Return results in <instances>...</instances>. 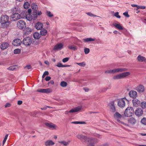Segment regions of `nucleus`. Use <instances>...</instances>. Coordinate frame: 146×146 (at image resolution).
<instances>
[{
    "label": "nucleus",
    "mask_w": 146,
    "mask_h": 146,
    "mask_svg": "<svg viewBox=\"0 0 146 146\" xmlns=\"http://www.w3.org/2000/svg\"><path fill=\"white\" fill-rule=\"evenodd\" d=\"M9 17L6 15H3L1 17V28L6 29L9 26Z\"/></svg>",
    "instance_id": "obj_1"
},
{
    "label": "nucleus",
    "mask_w": 146,
    "mask_h": 146,
    "mask_svg": "<svg viewBox=\"0 0 146 146\" xmlns=\"http://www.w3.org/2000/svg\"><path fill=\"white\" fill-rule=\"evenodd\" d=\"M130 74V73L129 72H124L114 76L113 77V78L115 80L121 79L126 78Z\"/></svg>",
    "instance_id": "obj_2"
},
{
    "label": "nucleus",
    "mask_w": 146,
    "mask_h": 146,
    "mask_svg": "<svg viewBox=\"0 0 146 146\" xmlns=\"http://www.w3.org/2000/svg\"><path fill=\"white\" fill-rule=\"evenodd\" d=\"M134 112L133 108L131 107H127L125 110L124 114L125 116L130 117L132 115Z\"/></svg>",
    "instance_id": "obj_3"
},
{
    "label": "nucleus",
    "mask_w": 146,
    "mask_h": 146,
    "mask_svg": "<svg viewBox=\"0 0 146 146\" xmlns=\"http://www.w3.org/2000/svg\"><path fill=\"white\" fill-rule=\"evenodd\" d=\"M17 27L20 29H23L26 27V24L24 21L22 20H20L17 23Z\"/></svg>",
    "instance_id": "obj_4"
},
{
    "label": "nucleus",
    "mask_w": 146,
    "mask_h": 146,
    "mask_svg": "<svg viewBox=\"0 0 146 146\" xmlns=\"http://www.w3.org/2000/svg\"><path fill=\"white\" fill-rule=\"evenodd\" d=\"M24 14V12H22L20 14L15 13L12 16V18L14 21L21 18H24V16H23Z\"/></svg>",
    "instance_id": "obj_5"
},
{
    "label": "nucleus",
    "mask_w": 146,
    "mask_h": 146,
    "mask_svg": "<svg viewBox=\"0 0 146 146\" xmlns=\"http://www.w3.org/2000/svg\"><path fill=\"white\" fill-rule=\"evenodd\" d=\"M32 42V39L30 37H27L24 38L23 41V43L26 46H29Z\"/></svg>",
    "instance_id": "obj_6"
},
{
    "label": "nucleus",
    "mask_w": 146,
    "mask_h": 146,
    "mask_svg": "<svg viewBox=\"0 0 146 146\" xmlns=\"http://www.w3.org/2000/svg\"><path fill=\"white\" fill-rule=\"evenodd\" d=\"M98 140L97 139L90 138L88 139L87 142L88 145H90V146H94V143H98Z\"/></svg>",
    "instance_id": "obj_7"
},
{
    "label": "nucleus",
    "mask_w": 146,
    "mask_h": 146,
    "mask_svg": "<svg viewBox=\"0 0 146 146\" xmlns=\"http://www.w3.org/2000/svg\"><path fill=\"white\" fill-rule=\"evenodd\" d=\"M126 98H123L117 100V105L120 108L124 107L125 105V100Z\"/></svg>",
    "instance_id": "obj_8"
},
{
    "label": "nucleus",
    "mask_w": 146,
    "mask_h": 146,
    "mask_svg": "<svg viewBox=\"0 0 146 146\" xmlns=\"http://www.w3.org/2000/svg\"><path fill=\"white\" fill-rule=\"evenodd\" d=\"M82 108V106H78L73 108L69 111H66L65 112V114H67L68 113H75L77 112L80 110Z\"/></svg>",
    "instance_id": "obj_9"
},
{
    "label": "nucleus",
    "mask_w": 146,
    "mask_h": 146,
    "mask_svg": "<svg viewBox=\"0 0 146 146\" xmlns=\"http://www.w3.org/2000/svg\"><path fill=\"white\" fill-rule=\"evenodd\" d=\"M63 45L62 43H58L54 46L53 50L55 51L60 50L63 48Z\"/></svg>",
    "instance_id": "obj_10"
},
{
    "label": "nucleus",
    "mask_w": 146,
    "mask_h": 146,
    "mask_svg": "<svg viewBox=\"0 0 146 146\" xmlns=\"http://www.w3.org/2000/svg\"><path fill=\"white\" fill-rule=\"evenodd\" d=\"M43 24L41 22L37 23L35 25V27L37 30H41L43 27Z\"/></svg>",
    "instance_id": "obj_11"
},
{
    "label": "nucleus",
    "mask_w": 146,
    "mask_h": 146,
    "mask_svg": "<svg viewBox=\"0 0 146 146\" xmlns=\"http://www.w3.org/2000/svg\"><path fill=\"white\" fill-rule=\"evenodd\" d=\"M22 43L21 40L19 39L14 40L12 44L14 46H17L20 45Z\"/></svg>",
    "instance_id": "obj_12"
},
{
    "label": "nucleus",
    "mask_w": 146,
    "mask_h": 146,
    "mask_svg": "<svg viewBox=\"0 0 146 146\" xmlns=\"http://www.w3.org/2000/svg\"><path fill=\"white\" fill-rule=\"evenodd\" d=\"M37 91L39 92L49 93L52 92V90L50 88H47L46 89H39L37 90Z\"/></svg>",
    "instance_id": "obj_13"
},
{
    "label": "nucleus",
    "mask_w": 146,
    "mask_h": 146,
    "mask_svg": "<svg viewBox=\"0 0 146 146\" xmlns=\"http://www.w3.org/2000/svg\"><path fill=\"white\" fill-rule=\"evenodd\" d=\"M77 137L78 138L84 142L86 141L87 142L88 141V139H89V138H87L85 136L81 135H78L77 136Z\"/></svg>",
    "instance_id": "obj_14"
},
{
    "label": "nucleus",
    "mask_w": 146,
    "mask_h": 146,
    "mask_svg": "<svg viewBox=\"0 0 146 146\" xmlns=\"http://www.w3.org/2000/svg\"><path fill=\"white\" fill-rule=\"evenodd\" d=\"M135 114L137 116H141L143 114V111L141 109L137 108L135 111Z\"/></svg>",
    "instance_id": "obj_15"
},
{
    "label": "nucleus",
    "mask_w": 146,
    "mask_h": 146,
    "mask_svg": "<svg viewBox=\"0 0 146 146\" xmlns=\"http://www.w3.org/2000/svg\"><path fill=\"white\" fill-rule=\"evenodd\" d=\"M129 94L131 97L133 98H135L137 96V92L135 91L134 90L130 91L129 92Z\"/></svg>",
    "instance_id": "obj_16"
},
{
    "label": "nucleus",
    "mask_w": 146,
    "mask_h": 146,
    "mask_svg": "<svg viewBox=\"0 0 146 146\" xmlns=\"http://www.w3.org/2000/svg\"><path fill=\"white\" fill-rule=\"evenodd\" d=\"M135 90L138 92H144L145 89L143 86L141 85H140L139 86L136 87Z\"/></svg>",
    "instance_id": "obj_17"
},
{
    "label": "nucleus",
    "mask_w": 146,
    "mask_h": 146,
    "mask_svg": "<svg viewBox=\"0 0 146 146\" xmlns=\"http://www.w3.org/2000/svg\"><path fill=\"white\" fill-rule=\"evenodd\" d=\"M24 12L23 16H24V18L25 17L26 19L29 21H31L33 19V16L31 15V14H26L25 12Z\"/></svg>",
    "instance_id": "obj_18"
},
{
    "label": "nucleus",
    "mask_w": 146,
    "mask_h": 146,
    "mask_svg": "<svg viewBox=\"0 0 146 146\" xmlns=\"http://www.w3.org/2000/svg\"><path fill=\"white\" fill-rule=\"evenodd\" d=\"M134 106H137L140 104V102L136 98L132 100Z\"/></svg>",
    "instance_id": "obj_19"
},
{
    "label": "nucleus",
    "mask_w": 146,
    "mask_h": 146,
    "mask_svg": "<svg viewBox=\"0 0 146 146\" xmlns=\"http://www.w3.org/2000/svg\"><path fill=\"white\" fill-rule=\"evenodd\" d=\"M128 121L129 123L133 125L136 123V120L133 117H131L129 119Z\"/></svg>",
    "instance_id": "obj_20"
},
{
    "label": "nucleus",
    "mask_w": 146,
    "mask_h": 146,
    "mask_svg": "<svg viewBox=\"0 0 146 146\" xmlns=\"http://www.w3.org/2000/svg\"><path fill=\"white\" fill-rule=\"evenodd\" d=\"M114 117L117 119L118 121L119 122H121L119 119L121 117V115L117 112H116L114 114Z\"/></svg>",
    "instance_id": "obj_21"
},
{
    "label": "nucleus",
    "mask_w": 146,
    "mask_h": 146,
    "mask_svg": "<svg viewBox=\"0 0 146 146\" xmlns=\"http://www.w3.org/2000/svg\"><path fill=\"white\" fill-rule=\"evenodd\" d=\"M9 46V44L7 42H3L1 45V49L3 50L7 48Z\"/></svg>",
    "instance_id": "obj_22"
},
{
    "label": "nucleus",
    "mask_w": 146,
    "mask_h": 146,
    "mask_svg": "<svg viewBox=\"0 0 146 146\" xmlns=\"http://www.w3.org/2000/svg\"><path fill=\"white\" fill-rule=\"evenodd\" d=\"M45 124L46 126L51 129H54L55 127V125L52 123H46Z\"/></svg>",
    "instance_id": "obj_23"
},
{
    "label": "nucleus",
    "mask_w": 146,
    "mask_h": 146,
    "mask_svg": "<svg viewBox=\"0 0 146 146\" xmlns=\"http://www.w3.org/2000/svg\"><path fill=\"white\" fill-rule=\"evenodd\" d=\"M137 60L139 62H143L146 61V59L145 57L140 55L138 56L137 57Z\"/></svg>",
    "instance_id": "obj_24"
},
{
    "label": "nucleus",
    "mask_w": 146,
    "mask_h": 146,
    "mask_svg": "<svg viewBox=\"0 0 146 146\" xmlns=\"http://www.w3.org/2000/svg\"><path fill=\"white\" fill-rule=\"evenodd\" d=\"M115 69L116 73L126 71L127 70V69L125 68H116Z\"/></svg>",
    "instance_id": "obj_25"
},
{
    "label": "nucleus",
    "mask_w": 146,
    "mask_h": 146,
    "mask_svg": "<svg viewBox=\"0 0 146 146\" xmlns=\"http://www.w3.org/2000/svg\"><path fill=\"white\" fill-rule=\"evenodd\" d=\"M54 143L51 140H48L45 142L46 146H50L54 145Z\"/></svg>",
    "instance_id": "obj_26"
},
{
    "label": "nucleus",
    "mask_w": 146,
    "mask_h": 146,
    "mask_svg": "<svg viewBox=\"0 0 146 146\" xmlns=\"http://www.w3.org/2000/svg\"><path fill=\"white\" fill-rule=\"evenodd\" d=\"M113 25L119 30H122L123 29V28L120 24L114 23L113 24Z\"/></svg>",
    "instance_id": "obj_27"
},
{
    "label": "nucleus",
    "mask_w": 146,
    "mask_h": 146,
    "mask_svg": "<svg viewBox=\"0 0 146 146\" xmlns=\"http://www.w3.org/2000/svg\"><path fill=\"white\" fill-rule=\"evenodd\" d=\"M18 68L17 66L14 65L10 66L7 68V69L10 70H15L18 69Z\"/></svg>",
    "instance_id": "obj_28"
},
{
    "label": "nucleus",
    "mask_w": 146,
    "mask_h": 146,
    "mask_svg": "<svg viewBox=\"0 0 146 146\" xmlns=\"http://www.w3.org/2000/svg\"><path fill=\"white\" fill-rule=\"evenodd\" d=\"M33 37L35 39H39L40 37V35L38 32H35L33 34Z\"/></svg>",
    "instance_id": "obj_29"
},
{
    "label": "nucleus",
    "mask_w": 146,
    "mask_h": 146,
    "mask_svg": "<svg viewBox=\"0 0 146 146\" xmlns=\"http://www.w3.org/2000/svg\"><path fill=\"white\" fill-rule=\"evenodd\" d=\"M47 33L46 30L44 29H42L40 31V35L42 36H45Z\"/></svg>",
    "instance_id": "obj_30"
},
{
    "label": "nucleus",
    "mask_w": 146,
    "mask_h": 146,
    "mask_svg": "<svg viewBox=\"0 0 146 146\" xmlns=\"http://www.w3.org/2000/svg\"><path fill=\"white\" fill-rule=\"evenodd\" d=\"M70 141H58V143L61 144H62L65 146H67L69 143H70Z\"/></svg>",
    "instance_id": "obj_31"
},
{
    "label": "nucleus",
    "mask_w": 146,
    "mask_h": 146,
    "mask_svg": "<svg viewBox=\"0 0 146 146\" xmlns=\"http://www.w3.org/2000/svg\"><path fill=\"white\" fill-rule=\"evenodd\" d=\"M83 40L85 42L94 41L95 40V39L92 38H84Z\"/></svg>",
    "instance_id": "obj_32"
},
{
    "label": "nucleus",
    "mask_w": 146,
    "mask_h": 146,
    "mask_svg": "<svg viewBox=\"0 0 146 146\" xmlns=\"http://www.w3.org/2000/svg\"><path fill=\"white\" fill-rule=\"evenodd\" d=\"M31 7L33 9L36 11L38 8V6L36 3H34L32 4Z\"/></svg>",
    "instance_id": "obj_33"
},
{
    "label": "nucleus",
    "mask_w": 146,
    "mask_h": 146,
    "mask_svg": "<svg viewBox=\"0 0 146 146\" xmlns=\"http://www.w3.org/2000/svg\"><path fill=\"white\" fill-rule=\"evenodd\" d=\"M68 47L70 49L74 50H75L77 49V47L74 45H69Z\"/></svg>",
    "instance_id": "obj_34"
},
{
    "label": "nucleus",
    "mask_w": 146,
    "mask_h": 146,
    "mask_svg": "<svg viewBox=\"0 0 146 146\" xmlns=\"http://www.w3.org/2000/svg\"><path fill=\"white\" fill-rule=\"evenodd\" d=\"M32 15H33V20H35L37 18V12L36 11H33L32 13Z\"/></svg>",
    "instance_id": "obj_35"
},
{
    "label": "nucleus",
    "mask_w": 146,
    "mask_h": 146,
    "mask_svg": "<svg viewBox=\"0 0 146 146\" xmlns=\"http://www.w3.org/2000/svg\"><path fill=\"white\" fill-rule=\"evenodd\" d=\"M111 105L110 111L112 112H114L115 111V108L114 106V103H112Z\"/></svg>",
    "instance_id": "obj_36"
},
{
    "label": "nucleus",
    "mask_w": 146,
    "mask_h": 146,
    "mask_svg": "<svg viewBox=\"0 0 146 146\" xmlns=\"http://www.w3.org/2000/svg\"><path fill=\"white\" fill-rule=\"evenodd\" d=\"M30 6V4L27 2H26L25 3L24 5V7L25 9H27L29 8Z\"/></svg>",
    "instance_id": "obj_37"
},
{
    "label": "nucleus",
    "mask_w": 146,
    "mask_h": 146,
    "mask_svg": "<svg viewBox=\"0 0 146 146\" xmlns=\"http://www.w3.org/2000/svg\"><path fill=\"white\" fill-rule=\"evenodd\" d=\"M60 85L62 87H64L67 85V83L64 81H62L61 82Z\"/></svg>",
    "instance_id": "obj_38"
},
{
    "label": "nucleus",
    "mask_w": 146,
    "mask_h": 146,
    "mask_svg": "<svg viewBox=\"0 0 146 146\" xmlns=\"http://www.w3.org/2000/svg\"><path fill=\"white\" fill-rule=\"evenodd\" d=\"M72 123L75 124H84L85 123V122L79 121H73Z\"/></svg>",
    "instance_id": "obj_39"
},
{
    "label": "nucleus",
    "mask_w": 146,
    "mask_h": 146,
    "mask_svg": "<svg viewBox=\"0 0 146 146\" xmlns=\"http://www.w3.org/2000/svg\"><path fill=\"white\" fill-rule=\"evenodd\" d=\"M76 64L78 65L79 66L82 67H84L85 66L86 64L84 62H83L81 63H77Z\"/></svg>",
    "instance_id": "obj_40"
},
{
    "label": "nucleus",
    "mask_w": 146,
    "mask_h": 146,
    "mask_svg": "<svg viewBox=\"0 0 146 146\" xmlns=\"http://www.w3.org/2000/svg\"><path fill=\"white\" fill-rule=\"evenodd\" d=\"M141 107L143 109H144L146 108V102H142L141 105Z\"/></svg>",
    "instance_id": "obj_41"
},
{
    "label": "nucleus",
    "mask_w": 146,
    "mask_h": 146,
    "mask_svg": "<svg viewBox=\"0 0 146 146\" xmlns=\"http://www.w3.org/2000/svg\"><path fill=\"white\" fill-rule=\"evenodd\" d=\"M141 123L144 125H146V118H143L141 120Z\"/></svg>",
    "instance_id": "obj_42"
},
{
    "label": "nucleus",
    "mask_w": 146,
    "mask_h": 146,
    "mask_svg": "<svg viewBox=\"0 0 146 146\" xmlns=\"http://www.w3.org/2000/svg\"><path fill=\"white\" fill-rule=\"evenodd\" d=\"M21 52V50L19 48L15 49L14 50V53L15 54H19Z\"/></svg>",
    "instance_id": "obj_43"
},
{
    "label": "nucleus",
    "mask_w": 146,
    "mask_h": 146,
    "mask_svg": "<svg viewBox=\"0 0 146 146\" xmlns=\"http://www.w3.org/2000/svg\"><path fill=\"white\" fill-rule=\"evenodd\" d=\"M86 14L88 15L91 17H98V16L93 14V13H92L90 12H88L87 13H86Z\"/></svg>",
    "instance_id": "obj_44"
},
{
    "label": "nucleus",
    "mask_w": 146,
    "mask_h": 146,
    "mask_svg": "<svg viewBox=\"0 0 146 146\" xmlns=\"http://www.w3.org/2000/svg\"><path fill=\"white\" fill-rule=\"evenodd\" d=\"M90 51V49L88 48H86L84 49V51L86 54H88L89 52Z\"/></svg>",
    "instance_id": "obj_45"
},
{
    "label": "nucleus",
    "mask_w": 146,
    "mask_h": 146,
    "mask_svg": "<svg viewBox=\"0 0 146 146\" xmlns=\"http://www.w3.org/2000/svg\"><path fill=\"white\" fill-rule=\"evenodd\" d=\"M46 14L47 16L49 17H52L53 16V14L50 11H47Z\"/></svg>",
    "instance_id": "obj_46"
},
{
    "label": "nucleus",
    "mask_w": 146,
    "mask_h": 146,
    "mask_svg": "<svg viewBox=\"0 0 146 146\" xmlns=\"http://www.w3.org/2000/svg\"><path fill=\"white\" fill-rule=\"evenodd\" d=\"M8 134H7L5 136V138L4 139V140L3 141V146L4 144H5L6 140H7V139L8 137Z\"/></svg>",
    "instance_id": "obj_47"
},
{
    "label": "nucleus",
    "mask_w": 146,
    "mask_h": 146,
    "mask_svg": "<svg viewBox=\"0 0 146 146\" xmlns=\"http://www.w3.org/2000/svg\"><path fill=\"white\" fill-rule=\"evenodd\" d=\"M114 16L118 18H120L121 16L119 15V13L118 12H115L114 14Z\"/></svg>",
    "instance_id": "obj_48"
},
{
    "label": "nucleus",
    "mask_w": 146,
    "mask_h": 146,
    "mask_svg": "<svg viewBox=\"0 0 146 146\" xmlns=\"http://www.w3.org/2000/svg\"><path fill=\"white\" fill-rule=\"evenodd\" d=\"M69 59V58L68 57L62 59V61L63 62H67Z\"/></svg>",
    "instance_id": "obj_49"
},
{
    "label": "nucleus",
    "mask_w": 146,
    "mask_h": 146,
    "mask_svg": "<svg viewBox=\"0 0 146 146\" xmlns=\"http://www.w3.org/2000/svg\"><path fill=\"white\" fill-rule=\"evenodd\" d=\"M56 66L58 67H63V65L60 63H58Z\"/></svg>",
    "instance_id": "obj_50"
},
{
    "label": "nucleus",
    "mask_w": 146,
    "mask_h": 146,
    "mask_svg": "<svg viewBox=\"0 0 146 146\" xmlns=\"http://www.w3.org/2000/svg\"><path fill=\"white\" fill-rule=\"evenodd\" d=\"M123 15L127 17H129V15H128V12H126L124 13H123Z\"/></svg>",
    "instance_id": "obj_51"
},
{
    "label": "nucleus",
    "mask_w": 146,
    "mask_h": 146,
    "mask_svg": "<svg viewBox=\"0 0 146 146\" xmlns=\"http://www.w3.org/2000/svg\"><path fill=\"white\" fill-rule=\"evenodd\" d=\"M105 73L106 74H111V70H109L106 71Z\"/></svg>",
    "instance_id": "obj_52"
},
{
    "label": "nucleus",
    "mask_w": 146,
    "mask_h": 146,
    "mask_svg": "<svg viewBox=\"0 0 146 146\" xmlns=\"http://www.w3.org/2000/svg\"><path fill=\"white\" fill-rule=\"evenodd\" d=\"M11 106V104L9 103H7L5 105V108H7L10 107Z\"/></svg>",
    "instance_id": "obj_53"
},
{
    "label": "nucleus",
    "mask_w": 146,
    "mask_h": 146,
    "mask_svg": "<svg viewBox=\"0 0 146 146\" xmlns=\"http://www.w3.org/2000/svg\"><path fill=\"white\" fill-rule=\"evenodd\" d=\"M31 9H29L27 11V12H26L25 13L26 14H31Z\"/></svg>",
    "instance_id": "obj_54"
},
{
    "label": "nucleus",
    "mask_w": 146,
    "mask_h": 146,
    "mask_svg": "<svg viewBox=\"0 0 146 146\" xmlns=\"http://www.w3.org/2000/svg\"><path fill=\"white\" fill-rule=\"evenodd\" d=\"M51 79V77L49 76H47L45 78V80L46 81H49Z\"/></svg>",
    "instance_id": "obj_55"
},
{
    "label": "nucleus",
    "mask_w": 146,
    "mask_h": 146,
    "mask_svg": "<svg viewBox=\"0 0 146 146\" xmlns=\"http://www.w3.org/2000/svg\"><path fill=\"white\" fill-rule=\"evenodd\" d=\"M115 70H116L115 69H113L112 70H111V74H114L116 73V71Z\"/></svg>",
    "instance_id": "obj_56"
},
{
    "label": "nucleus",
    "mask_w": 146,
    "mask_h": 146,
    "mask_svg": "<svg viewBox=\"0 0 146 146\" xmlns=\"http://www.w3.org/2000/svg\"><path fill=\"white\" fill-rule=\"evenodd\" d=\"M22 103H23V102L22 101L19 100L18 101L17 104L18 105H21L22 104Z\"/></svg>",
    "instance_id": "obj_57"
},
{
    "label": "nucleus",
    "mask_w": 146,
    "mask_h": 146,
    "mask_svg": "<svg viewBox=\"0 0 146 146\" xmlns=\"http://www.w3.org/2000/svg\"><path fill=\"white\" fill-rule=\"evenodd\" d=\"M48 72L47 71H45L43 73V74L45 76L48 75Z\"/></svg>",
    "instance_id": "obj_58"
},
{
    "label": "nucleus",
    "mask_w": 146,
    "mask_h": 146,
    "mask_svg": "<svg viewBox=\"0 0 146 146\" xmlns=\"http://www.w3.org/2000/svg\"><path fill=\"white\" fill-rule=\"evenodd\" d=\"M42 14V13L41 12V11H38V12H37V15H40Z\"/></svg>",
    "instance_id": "obj_59"
},
{
    "label": "nucleus",
    "mask_w": 146,
    "mask_h": 146,
    "mask_svg": "<svg viewBox=\"0 0 146 146\" xmlns=\"http://www.w3.org/2000/svg\"><path fill=\"white\" fill-rule=\"evenodd\" d=\"M25 68H27L28 69H29L31 68L30 65H27L25 67Z\"/></svg>",
    "instance_id": "obj_60"
},
{
    "label": "nucleus",
    "mask_w": 146,
    "mask_h": 146,
    "mask_svg": "<svg viewBox=\"0 0 146 146\" xmlns=\"http://www.w3.org/2000/svg\"><path fill=\"white\" fill-rule=\"evenodd\" d=\"M140 9H143L145 8V7L144 6H140Z\"/></svg>",
    "instance_id": "obj_61"
},
{
    "label": "nucleus",
    "mask_w": 146,
    "mask_h": 146,
    "mask_svg": "<svg viewBox=\"0 0 146 146\" xmlns=\"http://www.w3.org/2000/svg\"><path fill=\"white\" fill-rule=\"evenodd\" d=\"M54 83V82L53 80H51L49 82V84H53Z\"/></svg>",
    "instance_id": "obj_62"
},
{
    "label": "nucleus",
    "mask_w": 146,
    "mask_h": 146,
    "mask_svg": "<svg viewBox=\"0 0 146 146\" xmlns=\"http://www.w3.org/2000/svg\"><path fill=\"white\" fill-rule=\"evenodd\" d=\"M131 6L132 7H137V5H136V4H131Z\"/></svg>",
    "instance_id": "obj_63"
},
{
    "label": "nucleus",
    "mask_w": 146,
    "mask_h": 146,
    "mask_svg": "<svg viewBox=\"0 0 146 146\" xmlns=\"http://www.w3.org/2000/svg\"><path fill=\"white\" fill-rule=\"evenodd\" d=\"M44 63L47 65H48L49 64V62L48 61H45L44 62Z\"/></svg>",
    "instance_id": "obj_64"
}]
</instances>
